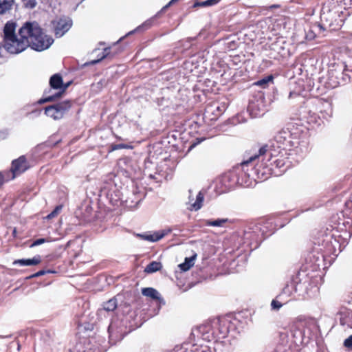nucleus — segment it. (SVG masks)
<instances>
[{"label":"nucleus","mask_w":352,"mask_h":352,"mask_svg":"<svg viewBox=\"0 0 352 352\" xmlns=\"http://www.w3.org/2000/svg\"><path fill=\"white\" fill-rule=\"evenodd\" d=\"M138 236L141 237L142 239L152 242V236L151 234H138Z\"/></svg>","instance_id":"nucleus-49"},{"label":"nucleus","mask_w":352,"mask_h":352,"mask_svg":"<svg viewBox=\"0 0 352 352\" xmlns=\"http://www.w3.org/2000/svg\"><path fill=\"white\" fill-rule=\"evenodd\" d=\"M282 298H283V305H285L287 302H288L289 301H290L292 299L290 297H286V296H283Z\"/></svg>","instance_id":"nucleus-53"},{"label":"nucleus","mask_w":352,"mask_h":352,"mask_svg":"<svg viewBox=\"0 0 352 352\" xmlns=\"http://www.w3.org/2000/svg\"><path fill=\"white\" fill-rule=\"evenodd\" d=\"M295 288L294 299H305L314 296L318 292V278L310 276L309 273L300 270L292 278Z\"/></svg>","instance_id":"nucleus-8"},{"label":"nucleus","mask_w":352,"mask_h":352,"mask_svg":"<svg viewBox=\"0 0 352 352\" xmlns=\"http://www.w3.org/2000/svg\"><path fill=\"white\" fill-rule=\"evenodd\" d=\"M204 352H212V351H204Z\"/></svg>","instance_id":"nucleus-59"},{"label":"nucleus","mask_w":352,"mask_h":352,"mask_svg":"<svg viewBox=\"0 0 352 352\" xmlns=\"http://www.w3.org/2000/svg\"><path fill=\"white\" fill-rule=\"evenodd\" d=\"M142 294L146 297H149L153 300H157L161 302L163 299L161 298L160 294L153 287H146L142 289Z\"/></svg>","instance_id":"nucleus-27"},{"label":"nucleus","mask_w":352,"mask_h":352,"mask_svg":"<svg viewBox=\"0 0 352 352\" xmlns=\"http://www.w3.org/2000/svg\"><path fill=\"white\" fill-rule=\"evenodd\" d=\"M47 241H48V240L46 239H44V238L37 239L34 240L30 246L31 248L35 247L37 245H40L45 243V242H47Z\"/></svg>","instance_id":"nucleus-46"},{"label":"nucleus","mask_w":352,"mask_h":352,"mask_svg":"<svg viewBox=\"0 0 352 352\" xmlns=\"http://www.w3.org/2000/svg\"><path fill=\"white\" fill-rule=\"evenodd\" d=\"M164 12H161V10L153 16L151 17L150 19L145 21L143 23L138 26L136 28H135L133 30L130 31L126 34V36L131 35L134 34L135 32H143L148 29H150L153 25H154L155 21L157 19H158L161 14H162Z\"/></svg>","instance_id":"nucleus-21"},{"label":"nucleus","mask_w":352,"mask_h":352,"mask_svg":"<svg viewBox=\"0 0 352 352\" xmlns=\"http://www.w3.org/2000/svg\"><path fill=\"white\" fill-rule=\"evenodd\" d=\"M19 36L27 41V47L41 52L48 49L54 43L52 36L45 34L36 21L25 22L19 30Z\"/></svg>","instance_id":"nucleus-5"},{"label":"nucleus","mask_w":352,"mask_h":352,"mask_svg":"<svg viewBox=\"0 0 352 352\" xmlns=\"http://www.w3.org/2000/svg\"><path fill=\"white\" fill-rule=\"evenodd\" d=\"M189 196H188V204H190V207L189 208L191 210L197 211L202 207L203 202L204 200V195L201 191H199L198 194L196 195V199L194 202L193 196H192V190H189Z\"/></svg>","instance_id":"nucleus-23"},{"label":"nucleus","mask_w":352,"mask_h":352,"mask_svg":"<svg viewBox=\"0 0 352 352\" xmlns=\"http://www.w3.org/2000/svg\"><path fill=\"white\" fill-rule=\"evenodd\" d=\"M4 48L10 54H19L27 48V41H23V38L16 36L3 39Z\"/></svg>","instance_id":"nucleus-14"},{"label":"nucleus","mask_w":352,"mask_h":352,"mask_svg":"<svg viewBox=\"0 0 352 352\" xmlns=\"http://www.w3.org/2000/svg\"><path fill=\"white\" fill-rule=\"evenodd\" d=\"M228 219H217L215 220L208 219L205 221V226L213 227H223V225L228 222Z\"/></svg>","instance_id":"nucleus-35"},{"label":"nucleus","mask_w":352,"mask_h":352,"mask_svg":"<svg viewBox=\"0 0 352 352\" xmlns=\"http://www.w3.org/2000/svg\"><path fill=\"white\" fill-rule=\"evenodd\" d=\"M344 214L352 218V196L351 199L345 202L344 210L343 211Z\"/></svg>","instance_id":"nucleus-41"},{"label":"nucleus","mask_w":352,"mask_h":352,"mask_svg":"<svg viewBox=\"0 0 352 352\" xmlns=\"http://www.w3.org/2000/svg\"><path fill=\"white\" fill-rule=\"evenodd\" d=\"M178 0H171L167 5H166L165 6H164L162 9H161V12H165V10L173 3H174L175 2L177 1Z\"/></svg>","instance_id":"nucleus-52"},{"label":"nucleus","mask_w":352,"mask_h":352,"mask_svg":"<svg viewBox=\"0 0 352 352\" xmlns=\"http://www.w3.org/2000/svg\"><path fill=\"white\" fill-rule=\"evenodd\" d=\"M273 229L272 223L270 221L261 220L250 224L237 239L239 254L243 252L246 256L258 248L264 239L273 233Z\"/></svg>","instance_id":"nucleus-4"},{"label":"nucleus","mask_w":352,"mask_h":352,"mask_svg":"<svg viewBox=\"0 0 352 352\" xmlns=\"http://www.w3.org/2000/svg\"><path fill=\"white\" fill-rule=\"evenodd\" d=\"M119 178L115 175L110 174L108 181L100 189V196H104L112 206H119L123 204L124 189L118 186Z\"/></svg>","instance_id":"nucleus-9"},{"label":"nucleus","mask_w":352,"mask_h":352,"mask_svg":"<svg viewBox=\"0 0 352 352\" xmlns=\"http://www.w3.org/2000/svg\"><path fill=\"white\" fill-rule=\"evenodd\" d=\"M285 41L283 38H278L276 41L272 43L270 47L271 50L276 52L277 54H280L281 56H285L287 54V51L286 50L285 46Z\"/></svg>","instance_id":"nucleus-25"},{"label":"nucleus","mask_w":352,"mask_h":352,"mask_svg":"<svg viewBox=\"0 0 352 352\" xmlns=\"http://www.w3.org/2000/svg\"><path fill=\"white\" fill-rule=\"evenodd\" d=\"M83 352H100L99 349L97 348V347H89V348H87L85 350H84Z\"/></svg>","instance_id":"nucleus-50"},{"label":"nucleus","mask_w":352,"mask_h":352,"mask_svg":"<svg viewBox=\"0 0 352 352\" xmlns=\"http://www.w3.org/2000/svg\"><path fill=\"white\" fill-rule=\"evenodd\" d=\"M62 210V206L59 205V206H57L54 210L51 212L47 216V219H52L54 218V217H56L60 212V210Z\"/></svg>","instance_id":"nucleus-43"},{"label":"nucleus","mask_w":352,"mask_h":352,"mask_svg":"<svg viewBox=\"0 0 352 352\" xmlns=\"http://www.w3.org/2000/svg\"><path fill=\"white\" fill-rule=\"evenodd\" d=\"M350 11H344L328 0H324L320 10V23L328 31H336L341 28Z\"/></svg>","instance_id":"nucleus-7"},{"label":"nucleus","mask_w":352,"mask_h":352,"mask_svg":"<svg viewBox=\"0 0 352 352\" xmlns=\"http://www.w3.org/2000/svg\"><path fill=\"white\" fill-rule=\"evenodd\" d=\"M293 94H294V93H292V92H290V94H289V98H291V97L292 96V95H293Z\"/></svg>","instance_id":"nucleus-58"},{"label":"nucleus","mask_w":352,"mask_h":352,"mask_svg":"<svg viewBox=\"0 0 352 352\" xmlns=\"http://www.w3.org/2000/svg\"><path fill=\"white\" fill-rule=\"evenodd\" d=\"M344 344L346 347L352 349V334L344 340Z\"/></svg>","instance_id":"nucleus-47"},{"label":"nucleus","mask_w":352,"mask_h":352,"mask_svg":"<svg viewBox=\"0 0 352 352\" xmlns=\"http://www.w3.org/2000/svg\"><path fill=\"white\" fill-rule=\"evenodd\" d=\"M53 272L51 271V270H47V271H45V270H39L38 272H37L35 274H32L31 276H30L29 277H28L27 278L28 279H30V278H36V277H38V276H43L47 273H52Z\"/></svg>","instance_id":"nucleus-45"},{"label":"nucleus","mask_w":352,"mask_h":352,"mask_svg":"<svg viewBox=\"0 0 352 352\" xmlns=\"http://www.w3.org/2000/svg\"><path fill=\"white\" fill-rule=\"evenodd\" d=\"M196 331L197 336H200L204 340L210 342L215 338L213 321L212 324L206 323L200 325L196 329Z\"/></svg>","instance_id":"nucleus-19"},{"label":"nucleus","mask_w":352,"mask_h":352,"mask_svg":"<svg viewBox=\"0 0 352 352\" xmlns=\"http://www.w3.org/2000/svg\"><path fill=\"white\" fill-rule=\"evenodd\" d=\"M214 329L215 331V338H223L228 333L235 329V324L231 320L230 316L213 320Z\"/></svg>","instance_id":"nucleus-13"},{"label":"nucleus","mask_w":352,"mask_h":352,"mask_svg":"<svg viewBox=\"0 0 352 352\" xmlns=\"http://www.w3.org/2000/svg\"><path fill=\"white\" fill-rule=\"evenodd\" d=\"M278 295L282 296H286V297H290L291 298H294V296H296L292 280L285 285Z\"/></svg>","instance_id":"nucleus-28"},{"label":"nucleus","mask_w":352,"mask_h":352,"mask_svg":"<svg viewBox=\"0 0 352 352\" xmlns=\"http://www.w3.org/2000/svg\"><path fill=\"white\" fill-rule=\"evenodd\" d=\"M293 336L294 337L295 342L300 344L307 342L309 339V336H306L305 332L300 329H296L294 331Z\"/></svg>","instance_id":"nucleus-31"},{"label":"nucleus","mask_w":352,"mask_h":352,"mask_svg":"<svg viewBox=\"0 0 352 352\" xmlns=\"http://www.w3.org/2000/svg\"><path fill=\"white\" fill-rule=\"evenodd\" d=\"M70 82H68L67 84H64V86H67V88L69 86Z\"/></svg>","instance_id":"nucleus-56"},{"label":"nucleus","mask_w":352,"mask_h":352,"mask_svg":"<svg viewBox=\"0 0 352 352\" xmlns=\"http://www.w3.org/2000/svg\"><path fill=\"white\" fill-rule=\"evenodd\" d=\"M171 231V229L168 228L154 232L153 234H151L153 239L152 242H156L160 241L165 236H166L168 234L170 233Z\"/></svg>","instance_id":"nucleus-36"},{"label":"nucleus","mask_w":352,"mask_h":352,"mask_svg":"<svg viewBox=\"0 0 352 352\" xmlns=\"http://www.w3.org/2000/svg\"><path fill=\"white\" fill-rule=\"evenodd\" d=\"M16 29V23L14 22L8 21L4 26L3 34L4 38L3 39H7L10 37L16 36L15 34Z\"/></svg>","instance_id":"nucleus-29"},{"label":"nucleus","mask_w":352,"mask_h":352,"mask_svg":"<svg viewBox=\"0 0 352 352\" xmlns=\"http://www.w3.org/2000/svg\"><path fill=\"white\" fill-rule=\"evenodd\" d=\"M72 106V101L65 100L57 102L45 108V113L47 116L57 120L63 118V116L69 111Z\"/></svg>","instance_id":"nucleus-12"},{"label":"nucleus","mask_w":352,"mask_h":352,"mask_svg":"<svg viewBox=\"0 0 352 352\" xmlns=\"http://www.w3.org/2000/svg\"><path fill=\"white\" fill-rule=\"evenodd\" d=\"M121 322H122V321L119 322L113 320L109 324L108 332L109 334V338L111 340H122L128 333L126 330V327L120 324Z\"/></svg>","instance_id":"nucleus-18"},{"label":"nucleus","mask_w":352,"mask_h":352,"mask_svg":"<svg viewBox=\"0 0 352 352\" xmlns=\"http://www.w3.org/2000/svg\"><path fill=\"white\" fill-rule=\"evenodd\" d=\"M345 43L347 45V47L352 49V32H347L343 36Z\"/></svg>","instance_id":"nucleus-42"},{"label":"nucleus","mask_w":352,"mask_h":352,"mask_svg":"<svg viewBox=\"0 0 352 352\" xmlns=\"http://www.w3.org/2000/svg\"><path fill=\"white\" fill-rule=\"evenodd\" d=\"M197 257V254H195L190 257H186L184 263L179 265L180 270L183 272H186L195 264V260Z\"/></svg>","instance_id":"nucleus-30"},{"label":"nucleus","mask_w":352,"mask_h":352,"mask_svg":"<svg viewBox=\"0 0 352 352\" xmlns=\"http://www.w3.org/2000/svg\"><path fill=\"white\" fill-rule=\"evenodd\" d=\"M3 182H4V178H3V175H2L1 173H0V187L2 186V184H3Z\"/></svg>","instance_id":"nucleus-54"},{"label":"nucleus","mask_w":352,"mask_h":352,"mask_svg":"<svg viewBox=\"0 0 352 352\" xmlns=\"http://www.w3.org/2000/svg\"><path fill=\"white\" fill-rule=\"evenodd\" d=\"M324 32H328L322 24L320 22L318 23L312 24L309 30L305 33V38L307 40H313L317 36H325Z\"/></svg>","instance_id":"nucleus-20"},{"label":"nucleus","mask_w":352,"mask_h":352,"mask_svg":"<svg viewBox=\"0 0 352 352\" xmlns=\"http://www.w3.org/2000/svg\"><path fill=\"white\" fill-rule=\"evenodd\" d=\"M272 80L273 76L270 75L256 81V82H254V85L262 87L263 88H265L266 87L268 86V84L270 82H272Z\"/></svg>","instance_id":"nucleus-40"},{"label":"nucleus","mask_w":352,"mask_h":352,"mask_svg":"<svg viewBox=\"0 0 352 352\" xmlns=\"http://www.w3.org/2000/svg\"><path fill=\"white\" fill-rule=\"evenodd\" d=\"M128 146L126 144H119L114 145L113 147V149L115 150V149L126 148Z\"/></svg>","instance_id":"nucleus-51"},{"label":"nucleus","mask_w":352,"mask_h":352,"mask_svg":"<svg viewBox=\"0 0 352 352\" xmlns=\"http://www.w3.org/2000/svg\"><path fill=\"white\" fill-rule=\"evenodd\" d=\"M221 0H206L201 2H195L193 5L194 8L196 7H208V6H212L214 5H216Z\"/></svg>","instance_id":"nucleus-39"},{"label":"nucleus","mask_w":352,"mask_h":352,"mask_svg":"<svg viewBox=\"0 0 352 352\" xmlns=\"http://www.w3.org/2000/svg\"><path fill=\"white\" fill-rule=\"evenodd\" d=\"M41 261V256L36 255L32 258H21L17 259L13 261V265H19L20 266H29V265H36Z\"/></svg>","instance_id":"nucleus-24"},{"label":"nucleus","mask_w":352,"mask_h":352,"mask_svg":"<svg viewBox=\"0 0 352 352\" xmlns=\"http://www.w3.org/2000/svg\"><path fill=\"white\" fill-rule=\"evenodd\" d=\"M256 158L257 156L253 155L248 160L223 173L220 177V184L224 187L222 191H229L236 186L251 187L258 183L253 167Z\"/></svg>","instance_id":"nucleus-3"},{"label":"nucleus","mask_w":352,"mask_h":352,"mask_svg":"<svg viewBox=\"0 0 352 352\" xmlns=\"http://www.w3.org/2000/svg\"><path fill=\"white\" fill-rule=\"evenodd\" d=\"M24 6L29 9H33L36 7L37 2L36 0H23Z\"/></svg>","instance_id":"nucleus-44"},{"label":"nucleus","mask_w":352,"mask_h":352,"mask_svg":"<svg viewBox=\"0 0 352 352\" xmlns=\"http://www.w3.org/2000/svg\"><path fill=\"white\" fill-rule=\"evenodd\" d=\"M144 197V192H141L138 188L134 185L132 186V190H129L124 189V198L123 203L129 208L136 207Z\"/></svg>","instance_id":"nucleus-16"},{"label":"nucleus","mask_w":352,"mask_h":352,"mask_svg":"<svg viewBox=\"0 0 352 352\" xmlns=\"http://www.w3.org/2000/svg\"><path fill=\"white\" fill-rule=\"evenodd\" d=\"M8 131L7 130L0 131V141L6 139L8 136Z\"/></svg>","instance_id":"nucleus-48"},{"label":"nucleus","mask_w":352,"mask_h":352,"mask_svg":"<svg viewBox=\"0 0 352 352\" xmlns=\"http://www.w3.org/2000/svg\"><path fill=\"white\" fill-rule=\"evenodd\" d=\"M109 56H110V47H106L104 49L103 52H102L101 54L100 55H98V59L93 60H91L90 62L86 63L85 64V65H96V64L98 63L99 62H100L101 60H102L103 59H104L105 58H107Z\"/></svg>","instance_id":"nucleus-33"},{"label":"nucleus","mask_w":352,"mask_h":352,"mask_svg":"<svg viewBox=\"0 0 352 352\" xmlns=\"http://www.w3.org/2000/svg\"><path fill=\"white\" fill-rule=\"evenodd\" d=\"M226 107L224 105L219 106L217 104L214 103L206 107V113H212L214 114V118L212 119H217L225 111Z\"/></svg>","instance_id":"nucleus-26"},{"label":"nucleus","mask_w":352,"mask_h":352,"mask_svg":"<svg viewBox=\"0 0 352 352\" xmlns=\"http://www.w3.org/2000/svg\"><path fill=\"white\" fill-rule=\"evenodd\" d=\"M57 91V90H53L50 94H54Z\"/></svg>","instance_id":"nucleus-57"},{"label":"nucleus","mask_w":352,"mask_h":352,"mask_svg":"<svg viewBox=\"0 0 352 352\" xmlns=\"http://www.w3.org/2000/svg\"><path fill=\"white\" fill-rule=\"evenodd\" d=\"M283 305L282 296L278 294L271 302V309L274 311H278Z\"/></svg>","instance_id":"nucleus-38"},{"label":"nucleus","mask_w":352,"mask_h":352,"mask_svg":"<svg viewBox=\"0 0 352 352\" xmlns=\"http://www.w3.org/2000/svg\"><path fill=\"white\" fill-rule=\"evenodd\" d=\"M14 3V0H0V15L10 11Z\"/></svg>","instance_id":"nucleus-32"},{"label":"nucleus","mask_w":352,"mask_h":352,"mask_svg":"<svg viewBox=\"0 0 352 352\" xmlns=\"http://www.w3.org/2000/svg\"><path fill=\"white\" fill-rule=\"evenodd\" d=\"M118 306L117 300L116 298H111L108 301L103 303V309L107 311H114Z\"/></svg>","instance_id":"nucleus-37"},{"label":"nucleus","mask_w":352,"mask_h":352,"mask_svg":"<svg viewBox=\"0 0 352 352\" xmlns=\"http://www.w3.org/2000/svg\"><path fill=\"white\" fill-rule=\"evenodd\" d=\"M54 34L56 37L63 36L72 26V20L69 17H62L53 21Z\"/></svg>","instance_id":"nucleus-17"},{"label":"nucleus","mask_w":352,"mask_h":352,"mask_svg":"<svg viewBox=\"0 0 352 352\" xmlns=\"http://www.w3.org/2000/svg\"><path fill=\"white\" fill-rule=\"evenodd\" d=\"M276 157H261L256 158L259 162L256 164H253V167L257 178L258 183L262 182L272 175L278 177L283 175L289 167L287 165V161L282 158V156L278 158Z\"/></svg>","instance_id":"nucleus-6"},{"label":"nucleus","mask_w":352,"mask_h":352,"mask_svg":"<svg viewBox=\"0 0 352 352\" xmlns=\"http://www.w3.org/2000/svg\"><path fill=\"white\" fill-rule=\"evenodd\" d=\"M350 236L349 232L344 231L342 234L338 228L332 226L319 231L312 241V249L309 254L310 263L316 267H320L327 256H338L345 246L347 237Z\"/></svg>","instance_id":"nucleus-1"},{"label":"nucleus","mask_w":352,"mask_h":352,"mask_svg":"<svg viewBox=\"0 0 352 352\" xmlns=\"http://www.w3.org/2000/svg\"><path fill=\"white\" fill-rule=\"evenodd\" d=\"M28 168V164L24 155L12 161L11 170L14 175H19Z\"/></svg>","instance_id":"nucleus-22"},{"label":"nucleus","mask_w":352,"mask_h":352,"mask_svg":"<svg viewBox=\"0 0 352 352\" xmlns=\"http://www.w3.org/2000/svg\"><path fill=\"white\" fill-rule=\"evenodd\" d=\"M270 8L271 9L278 8H279V5L274 4V5H272Z\"/></svg>","instance_id":"nucleus-55"},{"label":"nucleus","mask_w":352,"mask_h":352,"mask_svg":"<svg viewBox=\"0 0 352 352\" xmlns=\"http://www.w3.org/2000/svg\"><path fill=\"white\" fill-rule=\"evenodd\" d=\"M49 83L50 87L45 90L43 98L39 100L40 104L59 99L67 89V86H64L63 78L59 74L52 75L50 78Z\"/></svg>","instance_id":"nucleus-11"},{"label":"nucleus","mask_w":352,"mask_h":352,"mask_svg":"<svg viewBox=\"0 0 352 352\" xmlns=\"http://www.w3.org/2000/svg\"><path fill=\"white\" fill-rule=\"evenodd\" d=\"M248 109L255 116L263 114L265 111V101L264 94L258 92L250 100Z\"/></svg>","instance_id":"nucleus-15"},{"label":"nucleus","mask_w":352,"mask_h":352,"mask_svg":"<svg viewBox=\"0 0 352 352\" xmlns=\"http://www.w3.org/2000/svg\"><path fill=\"white\" fill-rule=\"evenodd\" d=\"M305 127L294 122L288 123L286 127L279 131L270 140L268 144L261 147L258 153L254 154L257 158L261 157H278L282 151L298 148L299 146L306 147L305 140L306 133Z\"/></svg>","instance_id":"nucleus-2"},{"label":"nucleus","mask_w":352,"mask_h":352,"mask_svg":"<svg viewBox=\"0 0 352 352\" xmlns=\"http://www.w3.org/2000/svg\"><path fill=\"white\" fill-rule=\"evenodd\" d=\"M162 265L160 262L152 261L146 265L144 272L147 274L156 272L161 270Z\"/></svg>","instance_id":"nucleus-34"},{"label":"nucleus","mask_w":352,"mask_h":352,"mask_svg":"<svg viewBox=\"0 0 352 352\" xmlns=\"http://www.w3.org/2000/svg\"><path fill=\"white\" fill-rule=\"evenodd\" d=\"M351 74L352 69H349L344 63L333 65L328 72L326 84L331 89L345 85L351 81Z\"/></svg>","instance_id":"nucleus-10"}]
</instances>
